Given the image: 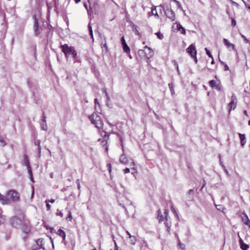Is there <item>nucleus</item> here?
<instances>
[{
	"instance_id": "338daca9",
	"label": "nucleus",
	"mask_w": 250,
	"mask_h": 250,
	"mask_svg": "<svg viewBox=\"0 0 250 250\" xmlns=\"http://www.w3.org/2000/svg\"><path fill=\"white\" fill-rule=\"evenodd\" d=\"M214 61L213 59L212 58V61H211V64H214Z\"/></svg>"
},
{
	"instance_id": "20e7f679",
	"label": "nucleus",
	"mask_w": 250,
	"mask_h": 250,
	"mask_svg": "<svg viewBox=\"0 0 250 250\" xmlns=\"http://www.w3.org/2000/svg\"><path fill=\"white\" fill-rule=\"evenodd\" d=\"M8 198L13 202H17L19 200L20 195L15 190H10L8 191L7 193Z\"/></svg>"
},
{
	"instance_id": "4468645a",
	"label": "nucleus",
	"mask_w": 250,
	"mask_h": 250,
	"mask_svg": "<svg viewBox=\"0 0 250 250\" xmlns=\"http://www.w3.org/2000/svg\"><path fill=\"white\" fill-rule=\"evenodd\" d=\"M243 215L244 216L242 217V221L250 228V220H249L248 216L246 214H243Z\"/></svg>"
},
{
	"instance_id": "c85d7f7f",
	"label": "nucleus",
	"mask_w": 250,
	"mask_h": 250,
	"mask_svg": "<svg viewBox=\"0 0 250 250\" xmlns=\"http://www.w3.org/2000/svg\"><path fill=\"white\" fill-rule=\"evenodd\" d=\"M155 34L157 36V37L159 39H163V37H164V36L162 34H161L160 32H157L155 33Z\"/></svg>"
},
{
	"instance_id": "c03bdc74",
	"label": "nucleus",
	"mask_w": 250,
	"mask_h": 250,
	"mask_svg": "<svg viewBox=\"0 0 250 250\" xmlns=\"http://www.w3.org/2000/svg\"><path fill=\"white\" fill-rule=\"evenodd\" d=\"M42 123H46V117H45V116L43 115L42 116Z\"/></svg>"
},
{
	"instance_id": "7ed1b4c3",
	"label": "nucleus",
	"mask_w": 250,
	"mask_h": 250,
	"mask_svg": "<svg viewBox=\"0 0 250 250\" xmlns=\"http://www.w3.org/2000/svg\"><path fill=\"white\" fill-rule=\"evenodd\" d=\"M23 218L22 215L20 217L14 216L11 219L10 224L13 227L18 228L21 225Z\"/></svg>"
},
{
	"instance_id": "3c124183",
	"label": "nucleus",
	"mask_w": 250,
	"mask_h": 250,
	"mask_svg": "<svg viewBox=\"0 0 250 250\" xmlns=\"http://www.w3.org/2000/svg\"><path fill=\"white\" fill-rule=\"evenodd\" d=\"M24 232H25V233H27L29 231L30 229L28 228H27L25 230H23Z\"/></svg>"
},
{
	"instance_id": "bb28decb",
	"label": "nucleus",
	"mask_w": 250,
	"mask_h": 250,
	"mask_svg": "<svg viewBox=\"0 0 250 250\" xmlns=\"http://www.w3.org/2000/svg\"><path fill=\"white\" fill-rule=\"evenodd\" d=\"M41 128L43 130H46L47 129V126L46 123H41Z\"/></svg>"
},
{
	"instance_id": "bf43d9fd",
	"label": "nucleus",
	"mask_w": 250,
	"mask_h": 250,
	"mask_svg": "<svg viewBox=\"0 0 250 250\" xmlns=\"http://www.w3.org/2000/svg\"><path fill=\"white\" fill-rule=\"evenodd\" d=\"M88 29L89 31L92 30V27L90 24H88Z\"/></svg>"
},
{
	"instance_id": "7c9ffc66",
	"label": "nucleus",
	"mask_w": 250,
	"mask_h": 250,
	"mask_svg": "<svg viewBox=\"0 0 250 250\" xmlns=\"http://www.w3.org/2000/svg\"><path fill=\"white\" fill-rule=\"evenodd\" d=\"M241 37L244 39V41L246 43H249V44H250V41L249 40H248V39H247L246 37L244 35L241 34Z\"/></svg>"
},
{
	"instance_id": "72a5a7b5",
	"label": "nucleus",
	"mask_w": 250,
	"mask_h": 250,
	"mask_svg": "<svg viewBox=\"0 0 250 250\" xmlns=\"http://www.w3.org/2000/svg\"><path fill=\"white\" fill-rule=\"evenodd\" d=\"M164 213L165 215V218L167 221L168 220V210L167 209H165Z\"/></svg>"
},
{
	"instance_id": "f3484780",
	"label": "nucleus",
	"mask_w": 250,
	"mask_h": 250,
	"mask_svg": "<svg viewBox=\"0 0 250 250\" xmlns=\"http://www.w3.org/2000/svg\"><path fill=\"white\" fill-rule=\"evenodd\" d=\"M120 161L122 164H126L128 162V160L125 154H122L120 157Z\"/></svg>"
},
{
	"instance_id": "2f4dec72",
	"label": "nucleus",
	"mask_w": 250,
	"mask_h": 250,
	"mask_svg": "<svg viewBox=\"0 0 250 250\" xmlns=\"http://www.w3.org/2000/svg\"><path fill=\"white\" fill-rule=\"evenodd\" d=\"M38 150H39V156L40 157L41 153V147L40 146V141L38 142Z\"/></svg>"
},
{
	"instance_id": "774afa93",
	"label": "nucleus",
	"mask_w": 250,
	"mask_h": 250,
	"mask_svg": "<svg viewBox=\"0 0 250 250\" xmlns=\"http://www.w3.org/2000/svg\"><path fill=\"white\" fill-rule=\"evenodd\" d=\"M139 53H143L144 52V50H139Z\"/></svg>"
},
{
	"instance_id": "58836bf2",
	"label": "nucleus",
	"mask_w": 250,
	"mask_h": 250,
	"mask_svg": "<svg viewBox=\"0 0 250 250\" xmlns=\"http://www.w3.org/2000/svg\"><path fill=\"white\" fill-rule=\"evenodd\" d=\"M158 218L159 220V221H162L163 220V217L162 214H160V213L158 214Z\"/></svg>"
},
{
	"instance_id": "6ab92c4d",
	"label": "nucleus",
	"mask_w": 250,
	"mask_h": 250,
	"mask_svg": "<svg viewBox=\"0 0 250 250\" xmlns=\"http://www.w3.org/2000/svg\"><path fill=\"white\" fill-rule=\"evenodd\" d=\"M178 247H179V249H180V250H186L185 245L184 244L182 243L180 241V240H179V238L178 239Z\"/></svg>"
},
{
	"instance_id": "aec40b11",
	"label": "nucleus",
	"mask_w": 250,
	"mask_h": 250,
	"mask_svg": "<svg viewBox=\"0 0 250 250\" xmlns=\"http://www.w3.org/2000/svg\"><path fill=\"white\" fill-rule=\"evenodd\" d=\"M131 28L132 30L135 32V34L137 35H140V33L137 29L138 27L133 23L131 24Z\"/></svg>"
},
{
	"instance_id": "4c0bfd02",
	"label": "nucleus",
	"mask_w": 250,
	"mask_h": 250,
	"mask_svg": "<svg viewBox=\"0 0 250 250\" xmlns=\"http://www.w3.org/2000/svg\"><path fill=\"white\" fill-rule=\"evenodd\" d=\"M94 102H95V109H96L97 107V105H98V106L100 105H99V102L98 101V100L97 99H95L94 100Z\"/></svg>"
},
{
	"instance_id": "a19ab883",
	"label": "nucleus",
	"mask_w": 250,
	"mask_h": 250,
	"mask_svg": "<svg viewBox=\"0 0 250 250\" xmlns=\"http://www.w3.org/2000/svg\"><path fill=\"white\" fill-rule=\"evenodd\" d=\"M46 204V208L47 210H49L51 208V206L49 205L48 202H45Z\"/></svg>"
},
{
	"instance_id": "5701e85b",
	"label": "nucleus",
	"mask_w": 250,
	"mask_h": 250,
	"mask_svg": "<svg viewBox=\"0 0 250 250\" xmlns=\"http://www.w3.org/2000/svg\"><path fill=\"white\" fill-rule=\"evenodd\" d=\"M135 164L134 162H132V163L130 164V167H132V169L134 171L132 172V173H137V168L135 167Z\"/></svg>"
},
{
	"instance_id": "39448f33",
	"label": "nucleus",
	"mask_w": 250,
	"mask_h": 250,
	"mask_svg": "<svg viewBox=\"0 0 250 250\" xmlns=\"http://www.w3.org/2000/svg\"><path fill=\"white\" fill-rule=\"evenodd\" d=\"M237 103V100L236 96L233 94L231 96L230 102L228 104V110L229 112H230L232 110H234L236 108Z\"/></svg>"
},
{
	"instance_id": "9b49d317",
	"label": "nucleus",
	"mask_w": 250,
	"mask_h": 250,
	"mask_svg": "<svg viewBox=\"0 0 250 250\" xmlns=\"http://www.w3.org/2000/svg\"><path fill=\"white\" fill-rule=\"evenodd\" d=\"M145 56L147 59L151 58L153 56V52L151 49L147 46L145 47Z\"/></svg>"
},
{
	"instance_id": "6e6d98bb",
	"label": "nucleus",
	"mask_w": 250,
	"mask_h": 250,
	"mask_svg": "<svg viewBox=\"0 0 250 250\" xmlns=\"http://www.w3.org/2000/svg\"><path fill=\"white\" fill-rule=\"evenodd\" d=\"M188 193L189 194H193V189L189 190Z\"/></svg>"
},
{
	"instance_id": "f257e3e1",
	"label": "nucleus",
	"mask_w": 250,
	"mask_h": 250,
	"mask_svg": "<svg viewBox=\"0 0 250 250\" xmlns=\"http://www.w3.org/2000/svg\"><path fill=\"white\" fill-rule=\"evenodd\" d=\"M91 123L94 124L97 128H101L103 127V123L100 117L95 113H93L89 117Z\"/></svg>"
},
{
	"instance_id": "e2e57ef3",
	"label": "nucleus",
	"mask_w": 250,
	"mask_h": 250,
	"mask_svg": "<svg viewBox=\"0 0 250 250\" xmlns=\"http://www.w3.org/2000/svg\"><path fill=\"white\" fill-rule=\"evenodd\" d=\"M103 46L106 49L107 48V45H106V43L105 42L104 44H103Z\"/></svg>"
},
{
	"instance_id": "e433bc0d",
	"label": "nucleus",
	"mask_w": 250,
	"mask_h": 250,
	"mask_svg": "<svg viewBox=\"0 0 250 250\" xmlns=\"http://www.w3.org/2000/svg\"><path fill=\"white\" fill-rule=\"evenodd\" d=\"M236 24V22L235 21V20L233 19V18H232L231 19V25L233 26H235Z\"/></svg>"
},
{
	"instance_id": "8fccbe9b",
	"label": "nucleus",
	"mask_w": 250,
	"mask_h": 250,
	"mask_svg": "<svg viewBox=\"0 0 250 250\" xmlns=\"http://www.w3.org/2000/svg\"><path fill=\"white\" fill-rule=\"evenodd\" d=\"M181 29L182 30L181 33L184 34H186V30H185V29L183 27H181Z\"/></svg>"
},
{
	"instance_id": "c9c22d12",
	"label": "nucleus",
	"mask_w": 250,
	"mask_h": 250,
	"mask_svg": "<svg viewBox=\"0 0 250 250\" xmlns=\"http://www.w3.org/2000/svg\"><path fill=\"white\" fill-rule=\"evenodd\" d=\"M55 200L54 199H46L45 201V202H48L51 203H54L55 202Z\"/></svg>"
},
{
	"instance_id": "cd10ccee",
	"label": "nucleus",
	"mask_w": 250,
	"mask_h": 250,
	"mask_svg": "<svg viewBox=\"0 0 250 250\" xmlns=\"http://www.w3.org/2000/svg\"><path fill=\"white\" fill-rule=\"evenodd\" d=\"M172 62H173L174 65L176 67V69L177 70L178 74H180V71H179V66H178L177 62L176 61H173Z\"/></svg>"
},
{
	"instance_id": "603ef678",
	"label": "nucleus",
	"mask_w": 250,
	"mask_h": 250,
	"mask_svg": "<svg viewBox=\"0 0 250 250\" xmlns=\"http://www.w3.org/2000/svg\"><path fill=\"white\" fill-rule=\"evenodd\" d=\"M90 35L92 38H93V31L92 30L89 31Z\"/></svg>"
},
{
	"instance_id": "1a4fd4ad",
	"label": "nucleus",
	"mask_w": 250,
	"mask_h": 250,
	"mask_svg": "<svg viewBox=\"0 0 250 250\" xmlns=\"http://www.w3.org/2000/svg\"><path fill=\"white\" fill-rule=\"evenodd\" d=\"M209 85L213 88H214L218 91L221 90V86L219 82H217L215 80H211L209 82Z\"/></svg>"
},
{
	"instance_id": "680f3d73",
	"label": "nucleus",
	"mask_w": 250,
	"mask_h": 250,
	"mask_svg": "<svg viewBox=\"0 0 250 250\" xmlns=\"http://www.w3.org/2000/svg\"><path fill=\"white\" fill-rule=\"evenodd\" d=\"M40 241H41V243H42V240H41V239H39L38 240L37 243H38V245H39V242H40Z\"/></svg>"
},
{
	"instance_id": "ea45409f",
	"label": "nucleus",
	"mask_w": 250,
	"mask_h": 250,
	"mask_svg": "<svg viewBox=\"0 0 250 250\" xmlns=\"http://www.w3.org/2000/svg\"><path fill=\"white\" fill-rule=\"evenodd\" d=\"M104 92L105 93V96H106V99H107V101H109V96L107 94V92L106 91V90L105 89H104Z\"/></svg>"
},
{
	"instance_id": "4d7b16f0",
	"label": "nucleus",
	"mask_w": 250,
	"mask_h": 250,
	"mask_svg": "<svg viewBox=\"0 0 250 250\" xmlns=\"http://www.w3.org/2000/svg\"><path fill=\"white\" fill-rule=\"evenodd\" d=\"M215 206L217 207H218V208H217V209L218 210H221V206L220 205H215Z\"/></svg>"
},
{
	"instance_id": "423d86ee",
	"label": "nucleus",
	"mask_w": 250,
	"mask_h": 250,
	"mask_svg": "<svg viewBox=\"0 0 250 250\" xmlns=\"http://www.w3.org/2000/svg\"><path fill=\"white\" fill-rule=\"evenodd\" d=\"M23 157H24V165L26 167L27 169L28 170V173H29V176H30V180L32 181H33V176H32V170H31V168L30 166V163H29V159H28V156L26 155H24Z\"/></svg>"
},
{
	"instance_id": "864d4df0",
	"label": "nucleus",
	"mask_w": 250,
	"mask_h": 250,
	"mask_svg": "<svg viewBox=\"0 0 250 250\" xmlns=\"http://www.w3.org/2000/svg\"><path fill=\"white\" fill-rule=\"evenodd\" d=\"M34 194V190L33 187H32V194H31V198H33Z\"/></svg>"
},
{
	"instance_id": "c756f323",
	"label": "nucleus",
	"mask_w": 250,
	"mask_h": 250,
	"mask_svg": "<svg viewBox=\"0 0 250 250\" xmlns=\"http://www.w3.org/2000/svg\"><path fill=\"white\" fill-rule=\"evenodd\" d=\"M205 50L208 56V57H210V58L212 59L213 57H212V55L211 54V53L209 51V50H208L207 48H205Z\"/></svg>"
},
{
	"instance_id": "a211bd4d",
	"label": "nucleus",
	"mask_w": 250,
	"mask_h": 250,
	"mask_svg": "<svg viewBox=\"0 0 250 250\" xmlns=\"http://www.w3.org/2000/svg\"><path fill=\"white\" fill-rule=\"evenodd\" d=\"M57 234L62 237L63 239V240H65L66 235L65 232L63 230L61 229H58L57 231Z\"/></svg>"
},
{
	"instance_id": "f704fd0d",
	"label": "nucleus",
	"mask_w": 250,
	"mask_h": 250,
	"mask_svg": "<svg viewBox=\"0 0 250 250\" xmlns=\"http://www.w3.org/2000/svg\"><path fill=\"white\" fill-rule=\"evenodd\" d=\"M67 219H69V221H71L72 219L71 213L70 211H69L68 212V215L66 218Z\"/></svg>"
},
{
	"instance_id": "b1692460",
	"label": "nucleus",
	"mask_w": 250,
	"mask_h": 250,
	"mask_svg": "<svg viewBox=\"0 0 250 250\" xmlns=\"http://www.w3.org/2000/svg\"><path fill=\"white\" fill-rule=\"evenodd\" d=\"M168 87L170 89L171 94L172 95H174L175 93V91H174V89L173 88V85L172 83H169L168 84Z\"/></svg>"
},
{
	"instance_id": "5fc2aeb1",
	"label": "nucleus",
	"mask_w": 250,
	"mask_h": 250,
	"mask_svg": "<svg viewBox=\"0 0 250 250\" xmlns=\"http://www.w3.org/2000/svg\"><path fill=\"white\" fill-rule=\"evenodd\" d=\"M192 58H194V61H195V62L196 63L197 62V57H196V55L195 56V57H191Z\"/></svg>"
},
{
	"instance_id": "052dcab7",
	"label": "nucleus",
	"mask_w": 250,
	"mask_h": 250,
	"mask_svg": "<svg viewBox=\"0 0 250 250\" xmlns=\"http://www.w3.org/2000/svg\"><path fill=\"white\" fill-rule=\"evenodd\" d=\"M126 234L128 235V236H129V238H130V235H131L130 234V233L129 232V231H127V230H126Z\"/></svg>"
},
{
	"instance_id": "37998d69",
	"label": "nucleus",
	"mask_w": 250,
	"mask_h": 250,
	"mask_svg": "<svg viewBox=\"0 0 250 250\" xmlns=\"http://www.w3.org/2000/svg\"><path fill=\"white\" fill-rule=\"evenodd\" d=\"M130 172V169L129 168H126L124 169V173H128Z\"/></svg>"
},
{
	"instance_id": "6e6552de",
	"label": "nucleus",
	"mask_w": 250,
	"mask_h": 250,
	"mask_svg": "<svg viewBox=\"0 0 250 250\" xmlns=\"http://www.w3.org/2000/svg\"><path fill=\"white\" fill-rule=\"evenodd\" d=\"M165 13L167 17L171 21H175V16L174 12L172 10L167 8L165 10Z\"/></svg>"
},
{
	"instance_id": "0eeeda50",
	"label": "nucleus",
	"mask_w": 250,
	"mask_h": 250,
	"mask_svg": "<svg viewBox=\"0 0 250 250\" xmlns=\"http://www.w3.org/2000/svg\"><path fill=\"white\" fill-rule=\"evenodd\" d=\"M187 52L190 54L191 57H195L197 55L196 47L194 44H191L186 49Z\"/></svg>"
},
{
	"instance_id": "49530a36",
	"label": "nucleus",
	"mask_w": 250,
	"mask_h": 250,
	"mask_svg": "<svg viewBox=\"0 0 250 250\" xmlns=\"http://www.w3.org/2000/svg\"><path fill=\"white\" fill-rule=\"evenodd\" d=\"M166 225L167 227V230L169 231V229H170V228L171 227V225H169L168 224V223H166Z\"/></svg>"
},
{
	"instance_id": "de8ad7c7",
	"label": "nucleus",
	"mask_w": 250,
	"mask_h": 250,
	"mask_svg": "<svg viewBox=\"0 0 250 250\" xmlns=\"http://www.w3.org/2000/svg\"><path fill=\"white\" fill-rule=\"evenodd\" d=\"M107 167H108V170L109 171V172H111V166L110 164H107Z\"/></svg>"
},
{
	"instance_id": "393cba45",
	"label": "nucleus",
	"mask_w": 250,
	"mask_h": 250,
	"mask_svg": "<svg viewBox=\"0 0 250 250\" xmlns=\"http://www.w3.org/2000/svg\"><path fill=\"white\" fill-rule=\"evenodd\" d=\"M151 13H152V14L155 16H156L157 17H159L158 15V13H157V12L156 11V7H152V8H151Z\"/></svg>"
},
{
	"instance_id": "4be33fe9",
	"label": "nucleus",
	"mask_w": 250,
	"mask_h": 250,
	"mask_svg": "<svg viewBox=\"0 0 250 250\" xmlns=\"http://www.w3.org/2000/svg\"><path fill=\"white\" fill-rule=\"evenodd\" d=\"M130 243L132 245H134L136 242V238L135 236L130 235Z\"/></svg>"
},
{
	"instance_id": "a18cd8bd",
	"label": "nucleus",
	"mask_w": 250,
	"mask_h": 250,
	"mask_svg": "<svg viewBox=\"0 0 250 250\" xmlns=\"http://www.w3.org/2000/svg\"><path fill=\"white\" fill-rule=\"evenodd\" d=\"M57 215H59V216H60L61 217H62L63 215V213L62 211H60L59 212H57Z\"/></svg>"
},
{
	"instance_id": "473e14b6",
	"label": "nucleus",
	"mask_w": 250,
	"mask_h": 250,
	"mask_svg": "<svg viewBox=\"0 0 250 250\" xmlns=\"http://www.w3.org/2000/svg\"><path fill=\"white\" fill-rule=\"evenodd\" d=\"M76 184L77 185V188L79 190L81 188V185H80V181H79V179H77L76 180Z\"/></svg>"
},
{
	"instance_id": "ddd939ff",
	"label": "nucleus",
	"mask_w": 250,
	"mask_h": 250,
	"mask_svg": "<svg viewBox=\"0 0 250 250\" xmlns=\"http://www.w3.org/2000/svg\"><path fill=\"white\" fill-rule=\"evenodd\" d=\"M0 202L3 204H8L9 203V199L8 197H6L0 193Z\"/></svg>"
},
{
	"instance_id": "9d476101",
	"label": "nucleus",
	"mask_w": 250,
	"mask_h": 250,
	"mask_svg": "<svg viewBox=\"0 0 250 250\" xmlns=\"http://www.w3.org/2000/svg\"><path fill=\"white\" fill-rule=\"evenodd\" d=\"M33 18L34 19V33L36 35H38L40 33V31L39 28L38 20L37 19L36 15H34Z\"/></svg>"
},
{
	"instance_id": "13d9d810",
	"label": "nucleus",
	"mask_w": 250,
	"mask_h": 250,
	"mask_svg": "<svg viewBox=\"0 0 250 250\" xmlns=\"http://www.w3.org/2000/svg\"><path fill=\"white\" fill-rule=\"evenodd\" d=\"M181 27H182V26L180 24H179V25H177V28H178L179 30H180L181 29Z\"/></svg>"
},
{
	"instance_id": "09e8293b",
	"label": "nucleus",
	"mask_w": 250,
	"mask_h": 250,
	"mask_svg": "<svg viewBox=\"0 0 250 250\" xmlns=\"http://www.w3.org/2000/svg\"><path fill=\"white\" fill-rule=\"evenodd\" d=\"M229 67L226 64H225V70L227 71L229 70Z\"/></svg>"
},
{
	"instance_id": "f8f14e48",
	"label": "nucleus",
	"mask_w": 250,
	"mask_h": 250,
	"mask_svg": "<svg viewBox=\"0 0 250 250\" xmlns=\"http://www.w3.org/2000/svg\"><path fill=\"white\" fill-rule=\"evenodd\" d=\"M223 42H224L225 45L228 48H231L232 50H235L234 44L229 42V41L227 39H224Z\"/></svg>"
},
{
	"instance_id": "a878e982",
	"label": "nucleus",
	"mask_w": 250,
	"mask_h": 250,
	"mask_svg": "<svg viewBox=\"0 0 250 250\" xmlns=\"http://www.w3.org/2000/svg\"><path fill=\"white\" fill-rule=\"evenodd\" d=\"M123 49H124V52H125L126 53H128L129 52V51H130L129 48L126 43L123 44Z\"/></svg>"
},
{
	"instance_id": "f03ea898",
	"label": "nucleus",
	"mask_w": 250,
	"mask_h": 250,
	"mask_svg": "<svg viewBox=\"0 0 250 250\" xmlns=\"http://www.w3.org/2000/svg\"><path fill=\"white\" fill-rule=\"evenodd\" d=\"M62 51L66 56L72 55L74 58L77 56V53L73 47H69L66 44L62 45Z\"/></svg>"
},
{
	"instance_id": "dca6fc26",
	"label": "nucleus",
	"mask_w": 250,
	"mask_h": 250,
	"mask_svg": "<svg viewBox=\"0 0 250 250\" xmlns=\"http://www.w3.org/2000/svg\"><path fill=\"white\" fill-rule=\"evenodd\" d=\"M239 243L241 249L243 250H247V249L249 248V245L245 244L241 239H240L239 240Z\"/></svg>"
},
{
	"instance_id": "412c9836",
	"label": "nucleus",
	"mask_w": 250,
	"mask_h": 250,
	"mask_svg": "<svg viewBox=\"0 0 250 250\" xmlns=\"http://www.w3.org/2000/svg\"><path fill=\"white\" fill-rule=\"evenodd\" d=\"M2 210L1 208H0V224H2L4 223L5 221V217L2 214Z\"/></svg>"
},
{
	"instance_id": "79ce46f5",
	"label": "nucleus",
	"mask_w": 250,
	"mask_h": 250,
	"mask_svg": "<svg viewBox=\"0 0 250 250\" xmlns=\"http://www.w3.org/2000/svg\"><path fill=\"white\" fill-rule=\"evenodd\" d=\"M121 42L122 43V45L126 44L125 41V40L124 37H122L121 38Z\"/></svg>"
},
{
	"instance_id": "2eb2a0df",
	"label": "nucleus",
	"mask_w": 250,
	"mask_h": 250,
	"mask_svg": "<svg viewBox=\"0 0 250 250\" xmlns=\"http://www.w3.org/2000/svg\"><path fill=\"white\" fill-rule=\"evenodd\" d=\"M238 134L240 139L241 145L242 146H244L246 143L245 135L240 133Z\"/></svg>"
},
{
	"instance_id": "69168bd1",
	"label": "nucleus",
	"mask_w": 250,
	"mask_h": 250,
	"mask_svg": "<svg viewBox=\"0 0 250 250\" xmlns=\"http://www.w3.org/2000/svg\"><path fill=\"white\" fill-rule=\"evenodd\" d=\"M75 0V2H76V3H79V2H80V1H81V0Z\"/></svg>"
},
{
	"instance_id": "0e129e2a",
	"label": "nucleus",
	"mask_w": 250,
	"mask_h": 250,
	"mask_svg": "<svg viewBox=\"0 0 250 250\" xmlns=\"http://www.w3.org/2000/svg\"><path fill=\"white\" fill-rule=\"evenodd\" d=\"M174 2H175L177 4H180V2L177 0H173Z\"/></svg>"
}]
</instances>
